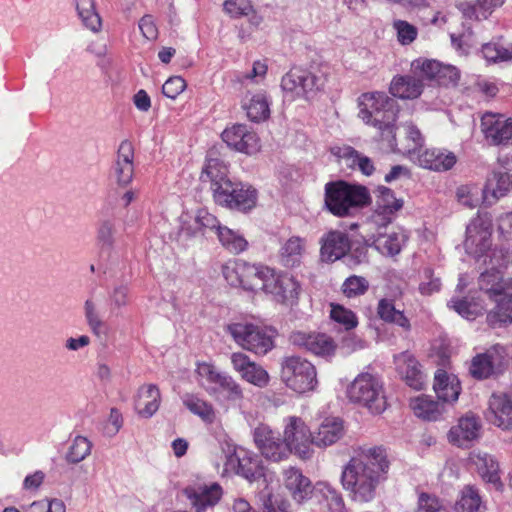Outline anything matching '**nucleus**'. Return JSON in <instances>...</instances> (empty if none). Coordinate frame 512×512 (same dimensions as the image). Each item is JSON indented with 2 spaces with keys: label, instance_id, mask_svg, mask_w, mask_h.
Wrapping results in <instances>:
<instances>
[{
  "label": "nucleus",
  "instance_id": "f257e3e1",
  "mask_svg": "<svg viewBox=\"0 0 512 512\" xmlns=\"http://www.w3.org/2000/svg\"><path fill=\"white\" fill-rule=\"evenodd\" d=\"M389 460L383 447L360 449L344 466L341 475L343 488L352 500L359 503L372 501L379 484L386 479Z\"/></svg>",
  "mask_w": 512,
  "mask_h": 512
},
{
  "label": "nucleus",
  "instance_id": "f03ea898",
  "mask_svg": "<svg viewBox=\"0 0 512 512\" xmlns=\"http://www.w3.org/2000/svg\"><path fill=\"white\" fill-rule=\"evenodd\" d=\"M358 106V115L363 122L376 128L392 149L401 150L395 134L398 113L396 102L386 93L374 91L361 94Z\"/></svg>",
  "mask_w": 512,
  "mask_h": 512
},
{
  "label": "nucleus",
  "instance_id": "7ed1b4c3",
  "mask_svg": "<svg viewBox=\"0 0 512 512\" xmlns=\"http://www.w3.org/2000/svg\"><path fill=\"white\" fill-rule=\"evenodd\" d=\"M368 189L362 185L350 184L344 180L325 184L324 204L334 216L344 218L370 203Z\"/></svg>",
  "mask_w": 512,
  "mask_h": 512
},
{
  "label": "nucleus",
  "instance_id": "20e7f679",
  "mask_svg": "<svg viewBox=\"0 0 512 512\" xmlns=\"http://www.w3.org/2000/svg\"><path fill=\"white\" fill-rule=\"evenodd\" d=\"M221 272L231 287L257 292L263 290L270 266L243 259H229L222 265Z\"/></svg>",
  "mask_w": 512,
  "mask_h": 512
},
{
  "label": "nucleus",
  "instance_id": "39448f33",
  "mask_svg": "<svg viewBox=\"0 0 512 512\" xmlns=\"http://www.w3.org/2000/svg\"><path fill=\"white\" fill-rule=\"evenodd\" d=\"M346 393L350 402L367 408L372 414H381L387 408L383 383L370 373H360Z\"/></svg>",
  "mask_w": 512,
  "mask_h": 512
},
{
  "label": "nucleus",
  "instance_id": "423d86ee",
  "mask_svg": "<svg viewBox=\"0 0 512 512\" xmlns=\"http://www.w3.org/2000/svg\"><path fill=\"white\" fill-rule=\"evenodd\" d=\"M213 198L222 207L248 213L257 206L258 191L249 183L224 181L213 188Z\"/></svg>",
  "mask_w": 512,
  "mask_h": 512
},
{
  "label": "nucleus",
  "instance_id": "0eeeda50",
  "mask_svg": "<svg viewBox=\"0 0 512 512\" xmlns=\"http://www.w3.org/2000/svg\"><path fill=\"white\" fill-rule=\"evenodd\" d=\"M280 377L286 387L298 394L314 391L318 385L316 367L301 356L284 357Z\"/></svg>",
  "mask_w": 512,
  "mask_h": 512
},
{
  "label": "nucleus",
  "instance_id": "6e6552de",
  "mask_svg": "<svg viewBox=\"0 0 512 512\" xmlns=\"http://www.w3.org/2000/svg\"><path fill=\"white\" fill-rule=\"evenodd\" d=\"M228 332L243 349L256 355H266L274 347V331L251 323H232Z\"/></svg>",
  "mask_w": 512,
  "mask_h": 512
},
{
  "label": "nucleus",
  "instance_id": "1a4fd4ad",
  "mask_svg": "<svg viewBox=\"0 0 512 512\" xmlns=\"http://www.w3.org/2000/svg\"><path fill=\"white\" fill-rule=\"evenodd\" d=\"M493 222L488 213H478L466 227L463 242L466 253L480 261L492 244Z\"/></svg>",
  "mask_w": 512,
  "mask_h": 512
},
{
  "label": "nucleus",
  "instance_id": "9d476101",
  "mask_svg": "<svg viewBox=\"0 0 512 512\" xmlns=\"http://www.w3.org/2000/svg\"><path fill=\"white\" fill-rule=\"evenodd\" d=\"M268 275L262 290L264 293L271 294L278 303L284 305L293 306L298 303L301 285L292 274L270 267Z\"/></svg>",
  "mask_w": 512,
  "mask_h": 512
},
{
  "label": "nucleus",
  "instance_id": "9b49d317",
  "mask_svg": "<svg viewBox=\"0 0 512 512\" xmlns=\"http://www.w3.org/2000/svg\"><path fill=\"white\" fill-rule=\"evenodd\" d=\"M284 440L290 453L306 460L313 456L312 432L305 421L297 416H289L285 419Z\"/></svg>",
  "mask_w": 512,
  "mask_h": 512
},
{
  "label": "nucleus",
  "instance_id": "f8f14e48",
  "mask_svg": "<svg viewBox=\"0 0 512 512\" xmlns=\"http://www.w3.org/2000/svg\"><path fill=\"white\" fill-rule=\"evenodd\" d=\"M322 82L319 77L302 68L290 69L281 80V88L285 97L293 101L308 98L310 93L320 89Z\"/></svg>",
  "mask_w": 512,
  "mask_h": 512
},
{
  "label": "nucleus",
  "instance_id": "ddd939ff",
  "mask_svg": "<svg viewBox=\"0 0 512 512\" xmlns=\"http://www.w3.org/2000/svg\"><path fill=\"white\" fill-rule=\"evenodd\" d=\"M289 340L294 346L326 359L333 357L338 347L332 336L317 331H295Z\"/></svg>",
  "mask_w": 512,
  "mask_h": 512
},
{
  "label": "nucleus",
  "instance_id": "4468645a",
  "mask_svg": "<svg viewBox=\"0 0 512 512\" xmlns=\"http://www.w3.org/2000/svg\"><path fill=\"white\" fill-rule=\"evenodd\" d=\"M254 441L261 454L270 461L280 462L291 454L280 434L269 426L260 425L254 430Z\"/></svg>",
  "mask_w": 512,
  "mask_h": 512
},
{
  "label": "nucleus",
  "instance_id": "2eb2a0df",
  "mask_svg": "<svg viewBox=\"0 0 512 512\" xmlns=\"http://www.w3.org/2000/svg\"><path fill=\"white\" fill-rule=\"evenodd\" d=\"M481 130L486 140L492 145H508L512 140V118L486 112L481 117Z\"/></svg>",
  "mask_w": 512,
  "mask_h": 512
},
{
  "label": "nucleus",
  "instance_id": "dca6fc26",
  "mask_svg": "<svg viewBox=\"0 0 512 512\" xmlns=\"http://www.w3.org/2000/svg\"><path fill=\"white\" fill-rule=\"evenodd\" d=\"M221 137L229 147L247 155L255 154L260 149L257 134L245 124H235L226 128Z\"/></svg>",
  "mask_w": 512,
  "mask_h": 512
},
{
  "label": "nucleus",
  "instance_id": "f3484780",
  "mask_svg": "<svg viewBox=\"0 0 512 512\" xmlns=\"http://www.w3.org/2000/svg\"><path fill=\"white\" fill-rule=\"evenodd\" d=\"M233 369L240 375L241 379L259 388L269 384L268 372L258 363L252 361L243 352H234L230 357Z\"/></svg>",
  "mask_w": 512,
  "mask_h": 512
},
{
  "label": "nucleus",
  "instance_id": "a211bd4d",
  "mask_svg": "<svg viewBox=\"0 0 512 512\" xmlns=\"http://www.w3.org/2000/svg\"><path fill=\"white\" fill-rule=\"evenodd\" d=\"M488 420L504 430L512 427V389L506 393H493L489 399Z\"/></svg>",
  "mask_w": 512,
  "mask_h": 512
},
{
  "label": "nucleus",
  "instance_id": "6ab92c4d",
  "mask_svg": "<svg viewBox=\"0 0 512 512\" xmlns=\"http://www.w3.org/2000/svg\"><path fill=\"white\" fill-rule=\"evenodd\" d=\"M320 256L325 262H335L344 257L351 249V242L347 233L330 230L320 240Z\"/></svg>",
  "mask_w": 512,
  "mask_h": 512
},
{
  "label": "nucleus",
  "instance_id": "aec40b11",
  "mask_svg": "<svg viewBox=\"0 0 512 512\" xmlns=\"http://www.w3.org/2000/svg\"><path fill=\"white\" fill-rule=\"evenodd\" d=\"M184 494L196 512H205L207 508L214 507L221 499L223 491L218 483L210 485L189 486Z\"/></svg>",
  "mask_w": 512,
  "mask_h": 512
},
{
  "label": "nucleus",
  "instance_id": "412c9836",
  "mask_svg": "<svg viewBox=\"0 0 512 512\" xmlns=\"http://www.w3.org/2000/svg\"><path fill=\"white\" fill-rule=\"evenodd\" d=\"M481 422L479 417L468 413L461 417L458 424L453 426L449 433V441L458 447H469L471 442L480 435Z\"/></svg>",
  "mask_w": 512,
  "mask_h": 512
},
{
  "label": "nucleus",
  "instance_id": "4be33fe9",
  "mask_svg": "<svg viewBox=\"0 0 512 512\" xmlns=\"http://www.w3.org/2000/svg\"><path fill=\"white\" fill-rule=\"evenodd\" d=\"M345 434L344 422L340 418H325L319 427L312 432V446L326 448L337 443Z\"/></svg>",
  "mask_w": 512,
  "mask_h": 512
},
{
  "label": "nucleus",
  "instance_id": "5701e85b",
  "mask_svg": "<svg viewBox=\"0 0 512 512\" xmlns=\"http://www.w3.org/2000/svg\"><path fill=\"white\" fill-rule=\"evenodd\" d=\"M116 181L120 186H127L134 176V146L132 142L124 140L120 143L114 165Z\"/></svg>",
  "mask_w": 512,
  "mask_h": 512
},
{
  "label": "nucleus",
  "instance_id": "b1692460",
  "mask_svg": "<svg viewBox=\"0 0 512 512\" xmlns=\"http://www.w3.org/2000/svg\"><path fill=\"white\" fill-rule=\"evenodd\" d=\"M504 293L491 311L486 320L490 327L498 328L512 324V277L504 283Z\"/></svg>",
  "mask_w": 512,
  "mask_h": 512
},
{
  "label": "nucleus",
  "instance_id": "393cba45",
  "mask_svg": "<svg viewBox=\"0 0 512 512\" xmlns=\"http://www.w3.org/2000/svg\"><path fill=\"white\" fill-rule=\"evenodd\" d=\"M397 370L405 383L414 390L424 388V375L418 360L409 352H403L396 358Z\"/></svg>",
  "mask_w": 512,
  "mask_h": 512
},
{
  "label": "nucleus",
  "instance_id": "a878e982",
  "mask_svg": "<svg viewBox=\"0 0 512 512\" xmlns=\"http://www.w3.org/2000/svg\"><path fill=\"white\" fill-rule=\"evenodd\" d=\"M434 391L437 397L446 403H453L458 400L461 393V384L459 379L452 374H448L443 369H438L434 377Z\"/></svg>",
  "mask_w": 512,
  "mask_h": 512
},
{
  "label": "nucleus",
  "instance_id": "bb28decb",
  "mask_svg": "<svg viewBox=\"0 0 512 512\" xmlns=\"http://www.w3.org/2000/svg\"><path fill=\"white\" fill-rule=\"evenodd\" d=\"M241 106L252 122L260 123L270 116V101L265 92L247 93L242 99Z\"/></svg>",
  "mask_w": 512,
  "mask_h": 512
},
{
  "label": "nucleus",
  "instance_id": "cd10ccee",
  "mask_svg": "<svg viewBox=\"0 0 512 512\" xmlns=\"http://www.w3.org/2000/svg\"><path fill=\"white\" fill-rule=\"evenodd\" d=\"M375 201V217L381 218L383 224L390 223L392 216L403 207V200L397 199L387 187H379Z\"/></svg>",
  "mask_w": 512,
  "mask_h": 512
},
{
  "label": "nucleus",
  "instance_id": "c85d7f7f",
  "mask_svg": "<svg viewBox=\"0 0 512 512\" xmlns=\"http://www.w3.org/2000/svg\"><path fill=\"white\" fill-rule=\"evenodd\" d=\"M389 92L400 99H416L423 92V83L413 75H396L392 78Z\"/></svg>",
  "mask_w": 512,
  "mask_h": 512
},
{
  "label": "nucleus",
  "instance_id": "c756f323",
  "mask_svg": "<svg viewBox=\"0 0 512 512\" xmlns=\"http://www.w3.org/2000/svg\"><path fill=\"white\" fill-rule=\"evenodd\" d=\"M284 484L290 491L293 499L302 502L312 493V484L299 469L290 467L284 471Z\"/></svg>",
  "mask_w": 512,
  "mask_h": 512
},
{
  "label": "nucleus",
  "instance_id": "7c9ffc66",
  "mask_svg": "<svg viewBox=\"0 0 512 512\" xmlns=\"http://www.w3.org/2000/svg\"><path fill=\"white\" fill-rule=\"evenodd\" d=\"M377 316L385 323L396 325L405 332L411 330V322L403 310L396 309L395 300L392 298H381L376 307Z\"/></svg>",
  "mask_w": 512,
  "mask_h": 512
},
{
  "label": "nucleus",
  "instance_id": "2f4dec72",
  "mask_svg": "<svg viewBox=\"0 0 512 512\" xmlns=\"http://www.w3.org/2000/svg\"><path fill=\"white\" fill-rule=\"evenodd\" d=\"M470 460L475 465L479 475L485 482L493 484L496 488H500L502 486L499 464L493 456L487 453L478 452L471 454Z\"/></svg>",
  "mask_w": 512,
  "mask_h": 512
},
{
  "label": "nucleus",
  "instance_id": "473e14b6",
  "mask_svg": "<svg viewBox=\"0 0 512 512\" xmlns=\"http://www.w3.org/2000/svg\"><path fill=\"white\" fill-rule=\"evenodd\" d=\"M160 390L154 384L143 385L138 389L135 409L143 417H151L160 406Z\"/></svg>",
  "mask_w": 512,
  "mask_h": 512
},
{
  "label": "nucleus",
  "instance_id": "72a5a7b5",
  "mask_svg": "<svg viewBox=\"0 0 512 512\" xmlns=\"http://www.w3.org/2000/svg\"><path fill=\"white\" fill-rule=\"evenodd\" d=\"M453 509L455 512H486L487 506L475 486L465 485L460 490Z\"/></svg>",
  "mask_w": 512,
  "mask_h": 512
},
{
  "label": "nucleus",
  "instance_id": "f704fd0d",
  "mask_svg": "<svg viewBox=\"0 0 512 512\" xmlns=\"http://www.w3.org/2000/svg\"><path fill=\"white\" fill-rule=\"evenodd\" d=\"M420 166L434 171H446L451 169L456 163V157L453 153H443L437 149H426L419 157Z\"/></svg>",
  "mask_w": 512,
  "mask_h": 512
},
{
  "label": "nucleus",
  "instance_id": "c9c22d12",
  "mask_svg": "<svg viewBox=\"0 0 512 512\" xmlns=\"http://www.w3.org/2000/svg\"><path fill=\"white\" fill-rule=\"evenodd\" d=\"M506 280L503 279V273L500 270L490 269L481 273L478 279V285L482 291H484L490 300L494 301L498 305L499 299L504 293V283Z\"/></svg>",
  "mask_w": 512,
  "mask_h": 512
},
{
  "label": "nucleus",
  "instance_id": "e433bc0d",
  "mask_svg": "<svg viewBox=\"0 0 512 512\" xmlns=\"http://www.w3.org/2000/svg\"><path fill=\"white\" fill-rule=\"evenodd\" d=\"M305 251V239L299 236L290 237L279 250L280 263L286 268L298 266Z\"/></svg>",
  "mask_w": 512,
  "mask_h": 512
},
{
  "label": "nucleus",
  "instance_id": "4c0bfd02",
  "mask_svg": "<svg viewBox=\"0 0 512 512\" xmlns=\"http://www.w3.org/2000/svg\"><path fill=\"white\" fill-rule=\"evenodd\" d=\"M415 416L423 420L436 421L443 413V405L427 395H421L410 401Z\"/></svg>",
  "mask_w": 512,
  "mask_h": 512
},
{
  "label": "nucleus",
  "instance_id": "58836bf2",
  "mask_svg": "<svg viewBox=\"0 0 512 512\" xmlns=\"http://www.w3.org/2000/svg\"><path fill=\"white\" fill-rule=\"evenodd\" d=\"M210 395L223 394L228 402H239L244 398L241 385L229 374L223 373L215 386L206 388Z\"/></svg>",
  "mask_w": 512,
  "mask_h": 512
},
{
  "label": "nucleus",
  "instance_id": "ea45409f",
  "mask_svg": "<svg viewBox=\"0 0 512 512\" xmlns=\"http://www.w3.org/2000/svg\"><path fill=\"white\" fill-rule=\"evenodd\" d=\"M407 239L403 231H392L379 234L374 240V246L383 255L395 256L400 253Z\"/></svg>",
  "mask_w": 512,
  "mask_h": 512
},
{
  "label": "nucleus",
  "instance_id": "a19ab883",
  "mask_svg": "<svg viewBox=\"0 0 512 512\" xmlns=\"http://www.w3.org/2000/svg\"><path fill=\"white\" fill-rule=\"evenodd\" d=\"M217 238L223 248L234 255H238L248 248V241L244 236L227 226L220 228Z\"/></svg>",
  "mask_w": 512,
  "mask_h": 512
},
{
  "label": "nucleus",
  "instance_id": "79ce46f5",
  "mask_svg": "<svg viewBox=\"0 0 512 512\" xmlns=\"http://www.w3.org/2000/svg\"><path fill=\"white\" fill-rule=\"evenodd\" d=\"M505 0H476L463 8V14L471 20L487 19L496 8L501 7Z\"/></svg>",
  "mask_w": 512,
  "mask_h": 512
},
{
  "label": "nucleus",
  "instance_id": "37998d69",
  "mask_svg": "<svg viewBox=\"0 0 512 512\" xmlns=\"http://www.w3.org/2000/svg\"><path fill=\"white\" fill-rule=\"evenodd\" d=\"M184 406L193 414L199 416L204 422L212 423L216 414L213 405L199 398L195 394H186L183 398Z\"/></svg>",
  "mask_w": 512,
  "mask_h": 512
},
{
  "label": "nucleus",
  "instance_id": "c03bdc74",
  "mask_svg": "<svg viewBox=\"0 0 512 512\" xmlns=\"http://www.w3.org/2000/svg\"><path fill=\"white\" fill-rule=\"evenodd\" d=\"M512 188V175L503 170L493 171L487 179L485 190L491 192L493 197L505 196Z\"/></svg>",
  "mask_w": 512,
  "mask_h": 512
},
{
  "label": "nucleus",
  "instance_id": "a18cd8bd",
  "mask_svg": "<svg viewBox=\"0 0 512 512\" xmlns=\"http://www.w3.org/2000/svg\"><path fill=\"white\" fill-rule=\"evenodd\" d=\"M228 167L223 160L211 155L206 159L202 177L206 176L212 183V189L219 186L220 182L231 181L228 177Z\"/></svg>",
  "mask_w": 512,
  "mask_h": 512
},
{
  "label": "nucleus",
  "instance_id": "49530a36",
  "mask_svg": "<svg viewBox=\"0 0 512 512\" xmlns=\"http://www.w3.org/2000/svg\"><path fill=\"white\" fill-rule=\"evenodd\" d=\"M76 9L83 24L90 30L97 32L100 30L102 22L99 14L95 10L93 0H75Z\"/></svg>",
  "mask_w": 512,
  "mask_h": 512
},
{
  "label": "nucleus",
  "instance_id": "de8ad7c7",
  "mask_svg": "<svg viewBox=\"0 0 512 512\" xmlns=\"http://www.w3.org/2000/svg\"><path fill=\"white\" fill-rule=\"evenodd\" d=\"M441 63L432 59H415L411 63V72L417 79L423 81H436Z\"/></svg>",
  "mask_w": 512,
  "mask_h": 512
},
{
  "label": "nucleus",
  "instance_id": "09e8293b",
  "mask_svg": "<svg viewBox=\"0 0 512 512\" xmlns=\"http://www.w3.org/2000/svg\"><path fill=\"white\" fill-rule=\"evenodd\" d=\"M330 319L350 331L358 326V317L351 309L338 303H330Z\"/></svg>",
  "mask_w": 512,
  "mask_h": 512
},
{
  "label": "nucleus",
  "instance_id": "8fccbe9b",
  "mask_svg": "<svg viewBox=\"0 0 512 512\" xmlns=\"http://www.w3.org/2000/svg\"><path fill=\"white\" fill-rule=\"evenodd\" d=\"M116 227L111 219L101 220L97 225L96 244L102 250H112L115 243Z\"/></svg>",
  "mask_w": 512,
  "mask_h": 512
},
{
  "label": "nucleus",
  "instance_id": "3c124183",
  "mask_svg": "<svg viewBox=\"0 0 512 512\" xmlns=\"http://www.w3.org/2000/svg\"><path fill=\"white\" fill-rule=\"evenodd\" d=\"M494 372L493 356L490 353L476 355L470 366V373L474 378L486 379Z\"/></svg>",
  "mask_w": 512,
  "mask_h": 512
},
{
  "label": "nucleus",
  "instance_id": "603ef678",
  "mask_svg": "<svg viewBox=\"0 0 512 512\" xmlns=\"http://www.w3.org/2000/svg\"><path fill=\"white\" fill-rule=\"evenodd\" d=\"M483 264L489 265L491 269L499 270L500 268H506L510 263L509 250L504 246H492L482 256Z\"/></svg>",
  "mask_w": 512,
  "mask_h": 512
},
{
  "label": "nucleus",
  "instance_id": "864d4df0",
  "mask_svg": "<svg viewBox=\"0 0 512 512\" xmlns=\"http://www.w3.org/2000/svg\"><path fill=\"white\" fill-rule=\"evenodd\" d=\"M369 286V281L365 277L351 275L342 283L341 291L347 298H355L364 295Z\"/></svg>",
  "mask_w": 512,
  "mask_h": 512
},
{
  "label": "nucleus",
  "instance_id": "5fc2aeb1",
  "mask_svg": "<svg viewBox=\"0 0 512 512\" xmlns=\"http://www.w3.org/2000/svg\"><path fill=\"white\" fill-rule=\"evenodd\" d=\"M195 374L199 384L204 386V381L215 386L220 380L223 372L218 371L214 364L205 361L196 362Z\"/></svg>",
  "mask_w": 512,
  "mask_h": 512
},
{
  "label": "nucleus",
  "instance_id": "6e6d98bb",
  "mask_svg": "<svg viewBox=\"0 0 512 512\" xmlns=\"http://www.w3.org/2000/svg\"><path fill=\"white\" fill-rule=\"evenodd\" d=\"M91 442L83 436L74 438L67 453V461L71 463H79L84 460L91 452Z\"/></svg>",
  "mask_w": 512,
  "mask_h": 512
},
{
  "label": "nucleus",
  "instance_id": "4d7b16f0",
  "mask_svg": "<svg viewBox=\"0 0 512 512\" xmlns=\"http://www.w3.org/2000/svg\"><path fill=\"white\" fill-rule=\"evenodd\" d=\"M441 289V279L434 275L431 267H425L420 274L418 290L423 296H430Z\"/></svg>",
  "mask_w": 512,
  "mask_h": 512
},
{
  "label": "nucleus",
  "instance_id": "13d9d810",
  "mask_svg": "<svg viewBox=\"0 0 512 512\" xmlns=\"http://www.w3.org/2000/svg\"><path fill=\"white\" fill-rule=\"evenodd\" d=\"M393 28L396 31L397 40L401 45H410L418 36L417 27L405 20H395L393 22Z\"/></svg>",
  "mask_w": 512,
  "mask_h": 512
},
{
  "label": "nucleus",
  "instance_id": "bf43d9fd",
  "mask_svg": "<svg viewBox=\"0 0 512 512\" xmlns=\"http://www.w3.org/2000/svg\"><path fill=\"white\" fill-rule=\"evenodd\" d=\"M334 156L337 157L341 165L355 170L361 154L351 146L334 147L331 149Z\"/></svg>",
  "mask_w": 512,
  "mask_h": 512
},
{
  "label": "nucleus",
  "instance_id": "052dcab7",
  "mask_svg": "<svg viewBox=\"0 0 512 512\" xmlns=\"http://www.w3.org/2000/svg\"><path fill=\"white\" fill-rule=\"evenodd\" d=\"M224 11L232 18L247 16L253 11L250 0H226Z\"/></svg>",
  "mask_w": 512,
  "mask_h": 512
},
{
  "label": "nucleus",
  "instance_id": "680f3d73",
  "mask_svg": "<svg viewBox=\"0 0 512 512\" xmlns=\"http://www.w3.org/2000/svg\"><path fill=\"white\" fill-rule=\"evenodd\" d=\"M459 80L460 73L456 67L441 64L435 84L444 87H454L458 84Z\"/></svg>",
  "mask_w": 512,
  "mask_h": 512
},
{
  "label": "nucleus",
  "instance_id": "e2e57ef3",
  "mask_svg": "<svg viewBox=\"0 0 512 512\" xmlns=\"http://www.w3.org/2000/svg\"><path fill=\"white\" fill-rule=\"evenodd\" d=\"M481 52L488 61L496 62L512 59V52L496 43H486L482 46Z\"/></svg>",
  "mask_w": 512,
  "mask_h": 512
},
{
  "label": "nucleus",
  "instance_id": "0e129e2a",
  "mask_svg": "<svg viewBox=\"0 0 512 512\" xmlns=\"http://www.w3.org/2000/svg\"><path fill=\"white\" fill-rule=\"evenodd\" d=\"M187 87V83L181 76H172L162 86V93L170 98L176 99Z\"/></svg>",
  "mask_w": 512,
  "mask_h": 512
},
{
  "label": "nucleus",
  "instance_id": "69168bd1",
  "mask_svg": "<svg viewBox=\"0 0 512 512\" xmlns=\"http://www.w3.org/2000/svg\"><path fill=\"white\" fill-rule=\"evenodd\" d=\"M329 512H344L345 504L339 492L331 487L322 491Z\"/></svg>",
  "mask_w": 512,
  "mask_h": 512
},
{
  "label": "nucleus",
  "instance_id": "338daca9",
  "mask_svg": "<svg viewBox=\"0 0 512 512\" xmlns=\"http://www.w3.org/2000/svg\"><path fill=\"white\" fill-rule=\"evenodd\" d=\"M66 507L62 500L52 499L49 502L37 501L30 505L29 512H65Z\"/></svg>",
  "mask_w": 512,
  "mask_h": 512
},
{
  "label": "nucleus",
  "instance_id": "774afa93",
  "mask_svg": "<svg viewBox=\"0 0 512 512\" xmlns=\"http://www.w3.org/2000/svg\"><path fill=\"white\" fill-rule=\"evenodd\" d=\"M197 223L205 229H209L214 231L216 235L218 234L220 228L223 226L220 224V221L211 213L206 210H200L197 214Z\"/></svg>",
  "mask_w": 512,
  "mask_h": 512
}]
</instances>
